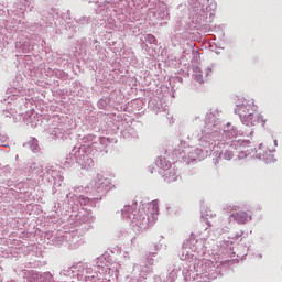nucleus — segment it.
Returning a JSON list of instances; mask_svg holds the SVG:
<instances>
[{"label": "nucleus", "mask_w": 282, "mask_h": 282, "mask_svg": "<svg viewBox=\"0 0 282 282\" xmlns=\"http://www.w3.org/2000/svg\"><path fill=\"white\" fill-rule=\"evenodd\" d=\"M232 217H235L239 224H246V221L250 219L248 213L246 212H238L236 215H232Z\"/></svg>", "instance_id": "obj_1"}, {"label": "nucleus", "mask_w": 282, "mask_h": 282, "mask_svg": "<svg viewBox=\"0 0 282 282\" xmlns=\"http://www.w3.org/2000/svg\"><path fill=\"white\" fill-rule=\"evenodd\" d=\"M248 118H249V121H248L247 124H252V113H250V115L248 116Z\"/></svg>", "instance_id": "obj_2"}, {"label": "nucleus", "mask_w": 282, "mask_h": 282, "mask_svg": "<svg viewBox=\"0 0 282 282\" xmlns=\"http://www.w3.org/2000/svg\"><path fill=\"white\" fill-rule=\"evenodd\" d=\"M154 208H158L155 205H153Z\"/></svg>", "instance_id": "obj_3"}]
</instances>
